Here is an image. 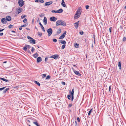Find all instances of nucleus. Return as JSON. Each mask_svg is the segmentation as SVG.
<instances>
[{"label": "nucleus", "instance_id": "obj_1", "mask_svg": "<svg viewBox=\"0 0 126 126\" xmlns=\"http://www.w3.org/2000/svg\"><path fill=\"white\" fill-rule=\"evenodd\" d=\"M80 10V9H79L78 10L74 16V19H76L79 17L81 13Z\"/></svg>", "mask_w": 126, "mask_h": 126}, {"label": "nucleus", "instance_id": "obj_2", "mask_svg": "<svg viewBox=\"0 0 126 126\" xmlns=\"http://www.w3.org/2000/svg\"><path fill=\"white\" fill-rule=\"evenodd\" d=\"M66 23L63 21L62 20H58L56 22V25L59 26L60 25L65 26Z\"/></svg>", "mask_w": 126, "mask_h": 126}, {"label": "nucleus", "instance_id": "obj_3", "mask_svg": "<svg viewBox=\"0 0 126 126\" xmlns=\"http://www.w3.org/2000/svg\"><path fill=\"white\" fill-rule=\"evenodd\" d=\"M47 32L48 33V36H50L52 34V30L51 28H50L47 30Z\"/></svg>", "mask_w": 126, "mask_h": 126}, {"label": "nucleus", "instance_id": "obj_4", "mask_svg": "<svg viewBox=\"0 0 126 126\" xmlns=\"http://www.w3.org/2000/svg\"><path fill=\"white\" fill-rule=\"evenodd\" d=\"M18 4L19 6L21 7L24 5V2L23 0H19L18 1Z\"/></svg>", "mask_w": 126, "mask_h": 126}, {"label": "nucleus", "instance_id": "obj_5", "mask_svg": "<svg viewBox=\"0 0 126 126\" xmlns=\"http://www.w3.org/2000/svg\"><path fill=\"white\" fill-rule=\"evenodd\" d=\"M23 9L21 8H18L16 9V13L17 14L21 13Z\"/></svg>", "mask_w": 126, "mask_h": 126}, {"label": "nucleus", "instance_id": "obj_6", "mask_svg": "<svg viewBox=\"0 0 126 126\" xmlns=\"http://www.w3.org/2000/svg\"><path fill=\"white\" fill-rule=\"evenodd\" d=\"M57 19V18L54 16H52L50 18V20L51 21L55 22Z\"/></svg>", "mask_w": 126, "mask_h": 126}, {"label": "nucleus", "instance_id": "obj_7", "mask_svg": "<svg viewBox=\"0 0 126 126\" xmlns=\"http://www.w3.org/2000/svg\"><path fill=\"white\" fill-rule=\"evenodd\" d=\"M59 56V55L58 54L54 55L51 56L50 58H54V59H56L58 58Z\"/></svg>", "mask_w": 126, "mask_h": 126}, {"label": "nucleus", "instance_id": "obj_8", "mask_svg": "<svg viewBox=\"0 0 126 126\" xmlns=\"http://www.w3.org/2000/svg\"><path fill=\"white\" fill-rule=\"evenodd\" d=\"M66 31H65L62 34V35L59 37V39H62L64 38L65 37V35H66Z\"/></svg>", "mask_w": 126, "mask_h": 126}, {"label": "nucleus", "instance_id": "obj_9", "mask_svg": "<svg viewBox=\"0 0 126 126\" xmlns=\"http://www.w3.org/2000/svg\"><path fill=\"white\" fill-rule=\"evenodd\" d=\"M79 23V22L78 21L74 23V25L76 29H77L78 27Z\"/></svg>", "mask_w": 126, "mask_h": 126}, {"label": "nucleus", "instance_id": "obj_10", "mask_svg": "<svg viewBox=\"0 0 126 126\" xmlns=\"http://www.w3.org/2000/svg\"><path fill=\"white\" fill-rule=\"evenodd\" d=\"M1 21V22L3 24H5L7 22L6 19L4 18H2Z\"/></svg>", "mask_w": 126, "mask_h": 126}, {"label": "nucleus", "instance_id": "obj_11", "mask_svg": "<svg viewBox=\"0 0 126 126\" xmlns=\"http://www.w3.org/2000/svg\"><path fill=\"white\" fill-rule=\"evenodd\" d=\"M74 89H73L71 93V95L72 96V101L74 99Z\"/></svg>", "mask_w": 126, "mask_h": 126}, {"label": "nucleus", "instance_id": "obj_12", "mask_svg": "<svg viewBox=\"0 0 126 126\" xmlns=\"http://www.w3.org/2000/svg\"><path fill=\"white\" fill-rule=\"evenodd\" d=\"M52 3V2L51 1H49L46 2L45 4V6H48L51 4Z\"/></svg>", "mask_w": 126, "mask_h": 126}, {"label": "nucleus", "instance_id": "obj_13", "mask_svg": "<svg viewBox=\"0 0 126 126\" xmlns=\"http://www.w3.org/2000/svg\"><path fill=\"white\" fill-rule=\"evenodd\" d=\"M6 20L8 21H10L11 19V17L9 16H7L6 17Z\"/></svg>", "mask_w": 126, "mask_h": 126}, {"label": "nucleus", "instance_id": "obj_14", "mask_svg": "<svg viewBox=\"0 0 126 126\" xmlns=\"http://www.w3.org/2000/svg\"><path fill=\"white\" fill-rule=\"evenodd\" d=\"M42 60V58L40 57H38L37 59V63L41 62Z\"/></svg>", "mask_w": 126, "mask_h": 126}, {"label": "nucleus", "instance_id": "obj_15", "mask_svg": "<svg viewBox=\"0 0 126 126\" xmlns=\"http://www.w3.org/2000/svg\"><path fill=\"white\" fill-rule=\"evenodd\" d=\"M29 42L30 43L34 44L35 43V40L33 38H32V39L30 40Z\"/></svg>", "mask_w": 126, "mask_h": 126}, {"label": "nucleus", "instance_id": "obj_16", "mask_svg": "<svg viewBox=\"0 0 126 126\" xmlns=\"http://www.w3.org/2000/svg\"><path fill=\"white\" fill-rule=\"evenodd\" d=\"M74 72L78 76H80V74L79 71H78L76 70H74Z\"/></svg>", "mask_w": 126, "mask_h": 126}, {"label": "nucleus", "instance_id": "obj_17", "mask_svg": "<svg viewBox=\"0 0 126 126\" xmlns=\"http://www.w3.org/2000/svg\"><path fill=\"white\" fill-rule=\"evenodd\" d=\"M43 21L44 24L46 25L47 24V19L46 17H44Z\"/></svg>", "mask_w": 126, "mask_h": 126}, {"label": "nucleus", "instance_id": "obj_18", "mask_svg": "<svg viewBox=\"0 0 126 126\" xmlns=\"http://www.w3.org/2000/svg\"><path fill=\"white\" fill-rule=\"evenodd\" d=\"M61 30L60 28H59L58 29L57 32V34H59L61 32Z\"/></svg>", "mask_w": 126, "mask_h": 126}, {"label": "nucleus", "instance_id": "obj_19", "mask_svg": "<svg viewBox=\"0 0 126 126\" xmlns=\"http://www.w3.org/2000/svg\"><path fill=\"white\" fill-rule=\"evenodd\" d=\"M39 24L41 26V28L42 29L43 31L45 32V30H44V27H43V25L40 22L39 23Z\"/></svg>", "mask_w": 126, "mask_h": 126}, {"label": "nucleus", "instance_id": "obj_20", "mask_svg": "<svg viewBox=\"0 0 126 126\" xmlns=\"http://www.w3.org/2000/svg\"><path fill=\"white\" fill-rule=\"evenodd\" d=\"M62 5L64 7H65L66 5L65 2L64 1V0H62V2L61 3Z\"/></svg>", "mask_w": 126, "mask_h": 126}, {"label": "nucleus", "instance_id": "obj_21", "mask_svg": "<svg viewBox=\"0 0 126 126\" xmlns=\"http://www.w3.org/2000/svg\"><path fill=\"white\" fill-rule=\"evenodd\" d=\"M0 79L2 80L3 81L7 82H9V80H8L6 79H5L3 78H0Z\"/></svg>", "mask_w": 126, "mask_h": 126}, {"label": "nucleus", "instance_id": "obj_22", "mask_svg": "<svg viewBox=\"0 0 126 126\" xmlns=\"http://www.w3.org/2000/svg\"><path fill=\"white\" fill-rule=\"evenodd\" d=\"M63 10L62 9H60L57 10V13H61L63 12Z\"/></svg>", "mask_w": 126, "mask_h": 126}, {"label": "nucleus", "instance_id": "obj_23", "mask_svg": "<svg viewBox=\"0 0 126 126\" xmlns=\"http://www.w3.org/2000/svg\"><path fill=\"white\" fill-rule=\"evenodd\" d=\"M38 56V53L36 52L33 55V57L35 58H36Z\"/></svg>", "mask_w": 126, "mask_h": 126}, {"label": "nucleus", "instance_id": "obj_24", "mask_svg": "<svg viewBox=\"0 0 126 126\" xmlns=\"http://www.w3.org/2000/svg\"><path fill=\"white\" fill-rule=\"evenodd\" d=\"M112 87H111V86H110L109 87V91L111 93V91H112Z\"/></svg>", "mask_w": 126, "mask_h": 126}, {"label": "nucleus", "instance_id": "obj_25", "mask_svg": "<svg viewBox=\"0 0 126 126\" xmlns=\"http://www.w3.org/2000/svg\"><path fill=\"white\" fill-rule=\"evenodd\" d=\"M60 43L62 44H63V45L65 44L66 43V42L65 41H61Z\"/></svg>", "mask_w": 126, "mask_h": 126}, {"label": "nucleus", "instance_id": "obj_26", "mask_svg": "<svg viewBox=\"0 0 126 126\" xmlns=\"http://www.w3.org/2000/svg\"><path fill=\"white\" fill-rule=\"evenodd\" d=\"M74 46L76 48H78L79 47V44L75 43L74 44Z\"/></svg>", "mask_w": 126, "mask_h": 126}, {"label": "nucleus", "instance_id": "obj_27", "mask_svg": "<svg viewBox=\"0 0 126 126\" xmlns=\"http://www.w3.org/2000/svg\"><path fill=\"white\" fill-rule=\"evenodd\" d=\"M9 89L8 88H7L5 89L3 91V93H6L7 91H8Z\"/></svg>", "mask_w": 126, "mask_h": 126}, {"label": "nucleus", "instance_id": "obj_28", "mask_svg": "<svg viewBox=\"0 0 126 126\" xmlns=\"http://www.w3.org/2000/svg\"><path fill=\"white\" fill-rule=\"evenodd\" d=\"M118 66L119 67V69H121V63L120 62H118Z\"/></svg>", "mask_w": 126, "mask_h": 126}, {"label": "nucleus", "instance_id": "obj_29", "mask_svg": "<svg viewBox=\"0 0 126 126\" xmlns=\"http://www.w3.org/2000/svg\"><path fill=\"white\" fill-rule=\"evenodd\" d=\"M33 123L35 124L37 126H40L39 125L38 123L36 122H33Z\"/></svg>", "mask_w": 126, "mask_h": 126}, {"label": "nucleus", "instance_id": "obj_30", "mask_svg": "<svg viewBox=\"0 0 126 126\" xmlns=\"http://www.w3.org/2000/svg\"><path fill=\"white\" fill-rule=\"evenodd\" d=\"M38 35L40 37H41L42 36V33L40 32H38Z\"/></svg>", "mask_w": 126, "mask_h": 126}, {"label": "nucleus", "instance_id": "obj_31", "mask_svg": "<svg viewBox=\"0 0 126 126\" xmlns=\"http://www.w3.org/2000/svg\"><path fill=\"white\" fill-rule=\"evenodd\" d=\"M27 47H26V45H25V46L23 48V49L25 51H26L27 49Z\"/></svg>", "mask_w": 126, "mask_h": 126}, {"label": "nucleus", "instance_id": "obj_32", "mask_svg": "<svg viewBox=\"0 0 126 126\" xmlns=\"http://www.w3.org/2000/svg\"><path fill=\"white\" fill-rule=\"evenodd\" d=\"M92 109L89 111V113H88V115L89 116L90 115V114H91V113L92 112Z\"/></svg>", "mask_w": 126, "mask_h": 126}, {"label": "nucleus", "instance_id": "obj_33", "mask_svg": "<svg viewBox=\"0 0 126 126\" xmlns=\"http://www.w3.org/2000/svg\"><path fill=\"white\" fill-rule=\"evenodd\" d=\"M35 83L37 84L38 86H40V84L38 82L35 81Z\"/></svg>", "mask_w": 126, "mask_h": 126}, {"label": "nucleus", "instance_id": "obj_34", "mask_svg": "<svg viewBox=\"0 0 126 126\" xmlns=\"http://www.w3.org/2000/svg\"><path fill=\"white\" fill-rule=\"evenodd\" d=\"M3 67L5 68H6L8 67V66L6 64H3Z\"/></svg>", "mask_w": 126, "mask_h": 126}, {"label": "nucleus", "instance_id": "obj_35", "mask_svg": "<svg viewBox=\"0 0 126 126\" xmlns=\"http://www.w3.org/2000/svg\"><path fill=\"white\" fill-rule=\"evenodd\" d=\"M26 15H22L21 16V18L22 19H23V18H24L25 17H26Z\"/></svg>", "mask_w": 126, "mask_h": 126}, {"label": "nucleus", "instance_id": "obj_36", "mask_svg": "<svg viewBox=\"0 0 126 126\" xmlns=\"http://www.w3.org/2000/svg\"><path fill=\"white\" fill-rule=\"evenodd\" d=\"M44 16V14H39V16L41 17L43 16Z\"/></svg>", "mask_w": 126, "mask_h": 126}, {"label": "nucleus", "instance_id": "obj_37", "mask_svg": "<svg viewBox=\"0 0 126 126\" xmlns=\"http://www.w3.org/2000/svg\"><path fill=\"white\" fill-rule=\"evenodd\" d=\"M65 46V44L63 45L62 47V48H61L62 49H64V48Z\"/></svg>", "mask_w": 126, "mask_h": 126}, {"label": "nucleus", "instance_id": "obj_38", "mask_svg": "<svg viewBox=\"0 0 126 126\" xmlns=\"http://www.w3.org/2000/svg\"><path fill=\"white\" fill-rule=\"evenodd\" d=\"M50 76H49V75L47 76L46 78V79H50Z\"/></svg>", "mask_w": 126, "mask_h": 126}, {"label": "nucleus", "instance_id": "obj_39", "mask_svg": "<svg viewBox=\"0 0 126 126\" xmlns=\"http://www.w3.org/2000/svg\"><path fill=\"white\" fill-rule=\"evenodd\" d=\"M5 88V87H4L0 88V91L4 90Z\"/></svg>", "mask_w": 126, "mask_h": 126}, {"label": "nucleus", "instance_id": "obj_40", "mask_svg": "<svg viewBox=\"0 0 126 126\" xmlns=\"http://www.w3.org/2000/svg\"><path fill=\"white\" fill-rule=\"evenodd\" d=\"M27 19L26 18H25L23 20V22H24V23H26V22H27Z\"/></svg>", "mask_w": 126, "mask_h": 126}, {"label": "nucleus", "instance_id": "obj_41", "mask_svg": "<svg viewBox=\"0 0 126 126\" xmlns=\"http://www.w3.org/2000/svg\"><path fill=\"white\" fill-rule=\"evenodd\" d=\"M51 12L53 13H57V10L55 11V10H53L51 11Z\"/></svg>", "mask_w": 126, "mask_h": 126}, {"label": "nucleus", "instance_id": "obj_42", "mask_svg": "<svg viewBox=\"0 0 126 126\" xmlns=\"http://www.w3.org/2000/svg\"><path fill=\"white\" fill-rule=\"evenodd\" d=\"M43 77H42L43 78H44V77H46V74H44L43 75Z\"/></svg>", "mask_w": 126, "mask_h": 126}, {"label": "nucleus", "instance_id": "obj_43", "mask_svg": "<svg viewBox=\"0 0 126 126\" xmlns=\"http://www.w3.org/2000/svg\"><path fill=\"white\" fill-rule=\"evenodd\" d=\"M27 48H30L31 47L30 46L28 45H26Z\"/></svg>", "mask_w": 126, "mask_h": 126}, {"label": "nucleus", "instance_id": "obj_44", "mask_svg": "<svg viewBox=\"0 0 126 126\" xmlns=\"http://www.w3.org/2000/svg\"><path fill=\"white\" fill-rule=\"evenodd\" d=\"M35 50L34 48L33 47H32V49L31 50V51L32 52H33Z\"/></svg>", "mask_w": 126, "mask_h": 126}, {"label": "nucleus", "instance_id": "obj_45", "mask_svg": "<svg viewBox=\"0 0 126 126\" xmlns=\"http://www.w3.org/2000/svg\"><path fill=\"white\" fill-rule=\"evenodd\" d=\"M53 41L54 42H56L57 41V40L55 39H53Z\"/></svg>", "mask_w": 126, "mask_h": 126}, {"label": "nucleus", "instance_id": "obj_46", "mask_svg": "<svg viewBox=\"0 0 126 126\" xmlns=\"http://www.w3.org/2000/svg\"><path fill=\"white\" fill-rule=\"evenodd\" d=\"M39 1L41 3H43L44 2L43 0H39Z\"/></svg>", "mask_w": 126, "mask_h": 126}, {"label": "nucleus", "instance_id": "obj_47", "mask_svg": "<svg viewBox=\"0 0 126 126\" xmlns=\"http://www.w3.org/2000/svg\"><path fill=\"white\" fill-rule=\"evenodd\" d=\"M13 26L12 25H10L8 26V28H12V27Z\"/></svg>", "mask_w": 126, "mask_h": 126}, {"label": "nucleus", "instance_id": "obj_48", "mask_svg": "<svg viewBox=\"0 0 126 126\" xmlns=\"http://www.w3.org/2000/svg\"><path fill=\"white\" fill-rule=\"evenodd\" d=\"M71 96L69 95H68L67 96V97L68 99H70L71 98Z\"/></svg>", "mask_w": 126, "mask_h": 126}, {"label": "nucleus", "instance_id": "obj_49", "mask_svg": "<svg viewBox=\"0 0 126 126\" xmlns=\"http://www.w3.org/2000/svg\"><path fill=\"white\" fill-rule=\"evenodd\" d=\"M62 84L63 85H65V82L62 81Z\"/></svg>", "mask_w": 126, "mask_h": 126}, {"label": "nucleus", "instance_id": "obj_50", "mask_svg": "<svg viewBox=\"0 0 126 126\" xmlns=\"http://www.w3.org/2000/svg\"><path fill=\"white\" fill-rule=\"evenodd\" d=\"M79 33L81 35H82L83 34V32L82 31L80 32H79Z\"/></svg>", "mask_w": 126, "mask_h": 126}, {"label": "nucleus", "instance_id": "obj_51", "mask_svg": "<svg viewBox=\"0 0 126 126\" xmlns=\"http://www.w3.org/2000/svg\"><path fill=\"white\" fill-rule=\"evenodd\" d=\"M89 7V6L88 5H87L86 6V9H88Z\"/></svg>", "mask_w": 126, "mask_h": 126}, {"label": "nucleus", "instance_id": "obj_52", "mask_svg": "<svg viewBox=\"0 0 126 126\" xmlns=\"http://www.w3.org/2000/svg\"><path fill=\"white\" fill-rule=\"evenodd\" d=\"M27 38L28 39H31V40L32 39V38L31 37H30L29 36H28L27 37Z\"/></svg>", "mask_w": 126, "mask_h": 126}, {"label": "nucleus", "instance_id": "obj_53", "mask_svg": "<svg viewBox=\"0 0 126 126\" xmlns=\"http://www.w3.org/2000/svg\"><path fill=\"white\" fill-rule=\"evenodd\" d=\"M126 38L125 37H124L123 39V41H125L126 40Z\"/></svg>", "mask_w": 126, "mask_h": 126}, {"label": "nucleus", "instance_id": "obj_54", "mask_svg": "<svg viewBox=\"0 0 126 126\" xmlns=\"http://www.w3.org/2000/svg\"><path fill=\"white\" fill-rule=\"evenodd\" d=\"M111 27H110V28H109V31H110V32H111Z\"/></svg>", "mask_w": 126, "mask_h": 126}, {"label": "nucleus", "instance_id": "obj_55", "mask_svg": "<svg viewBox=\"0 0 126 126\" xmlns=\"http://www.w3.org/2000/svg\"><path fill=\"white\" fill-rule=\"evenodd\" d=\"M26 25H24L21 26V27H26Z\"/></svg>", "mask_w": 126, "mask_h": 126}, {"label": "nucleus", "instance_id": "obj_56", "mask_svg": "<svg viewBox=\"0 0 126 126\" xmlns=\"http://www.w3.org/2000/svg\"><path fill=\"white\" fill-rule=\"evenodd\" d=\"M77 120L78 121V122H79L80 121V119H79V117H78L77 118Z\"/></svg>", "mask_w": 126, "mask_h": 126}, {"label": "nucleus", "instance_id": "obj_57", "mask_svg": "<svg viewBox=\"0 0 126 126\" xmlns=\"http://www.w3.org/2000/svg\"><path fill=\"white\" fill-rule=\"evenodd\" d=\"M47 58H45V62H47Z\"/></svg>", "mask_w": 126, "mask_h": 126}, {"label": "nucleus", "instance_id": "obj_58", "mask_svg": "<svg viewBox=\"0 0 126 126\" xmlns=\"http://www.w3.org/2000/svg\"><path fill=\"white\" fill-rule=\"evenodd\" d=\"M39 0H36L35 2H38L39 1Z\"/></svg>", "mask_w": 126, "mask_h": 126}, {"label": "nucleus", "instance_id": "obj_59", "mask_svg": "<svg viewBox=\"0 0 126 126\" xmlns=\"http://www.w3.org/2000/svg\"><path fill=\"white\" fill-rule=\"evenodd\" d=\"M3 35V33H0V36H2Z\"/></svg>", "mask_w": 126, "mask_h": 126}, {"label": "nucleus", "instance_id": "obj_60", "mask_svg": "<svg viewBox=\"0 0 126 126\" xmlns=\"http://www.w3.org/2000/svg\"><path fill=\"white\" fill-rule=\"evenodd\" d=\"M72 104H70L69 105V106L70 107H71V106H72Z\"/></svg>", "mask_w": 126, "mask_h": 126}, {"label": "nucleus", "instance_id": "obj_61", "mask_svg": "<svg viewBox=\"0 0 126 126\" xmlns=\"http://www.w3.org/2000/svg\"><path fill=\"white\" fill-rule=\"evenodd\" d=\"M4 30V29H3L1 30H0V32L3 31Z\"/></svg>", "mask_w": 126, "mask_h": 126}, {"label": "nucleus", "instance_id": "obj_62", "mask_svg": "<svg viewBox=\"0 0 126 126\" xmlns=\"http://www.w3.org/2000/svg\"><path fill=\"white\" fill-rule=\"evenodd\" d=\"M22 27H20V28H19V30H22Z\"/></svg>", "mask_w": 126, "mask_h": 126}, {"label": "nucleus", "instance_id": "obj_63", "mask_svg": "<svg viewBox=\"0 0 126 126\" xmlns=\"http://www.w3.org/2000/svg\"><path fill=\"white\" fill-rule=\"evenodd\" d=\"M7 63V62L6 61L4 62L3 63V64H5V63Z\"/></svg>", "mask_w": 126, "mask_h": 126}, {"label": "nucleus", "instance_id": "obj_64", "mask_svg": "<svg viewBox=\"0 0 126 126\" xmlns=\"http://www.w3.org/2000/svg\"><path fill=\"white\" fill-rule=\"evenodd\" d=\"M28 52L29 53H31V52H30V50H28Z\"/></svg>", "mask_w": 126, "mask_h": 126}]
</instances>
